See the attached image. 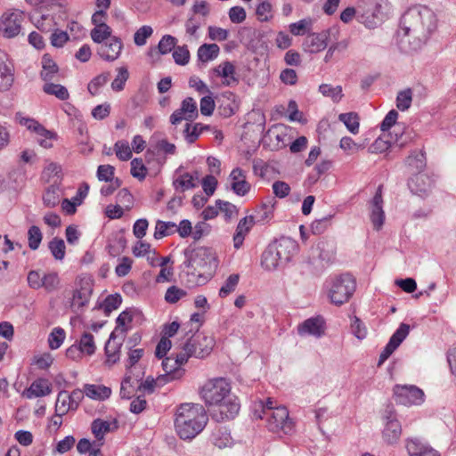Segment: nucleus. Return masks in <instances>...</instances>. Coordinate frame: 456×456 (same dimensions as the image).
<instances>
[{
    "label": "nucleus",
    "instance_id": "f257e3e1",
    "mask_svg": "<svg viewBox=\"0 0 456 456\" xmlns=\"http://www.w3.org/2000/svg\"><path fill=\"white\" fill-rule=\"evenodd\" d=\"M231 389L230 382L224 378L208 379L200 389L206 404L217 407L212 412V418L217 422L233 419L240 411V403L232 395Z\"/></svg>",
    "mask_w": 456,
    "mask_h": 456
},
{
    "label": "nucleus",
    "instance_id": "f03ea898",
    "mask_svg": "<svg viewBox=\"0 0 456 456\" xmlns=\"http://www.w3.org/2000/svg\"><path fill=\"white\" fill-rule=\"evenodd\" d=\"M208 420L204 407L198 403H183L175 412V428L183 440H190L200 434Z\"/></svg>",
    "mask_w": 456,
    "mask_h": 456
},
{
    "label": "nucleus",
    "instance_id": "7ed1b4c3",
    "mask_svg": "<svg viewBox=\"0 0 456 456\" xmlns=\"http://www.w3.org/2000/svg\"><path fill=\"white\" fill-rule=\"evenodd\" d=\"M298 245L289 237H281L271 242L261 256V266L273 271L286 265L297 254Z\"/></svg>",
    "mask_w": 456,
    "mask_h": 456
},
{
    "label": "nucleus",
    "instance_id": "20e7f679",
    "mask_svg": "<svg viewBox=\"0 0 456 456\" xmlns=\"http://www.w3.org/2000/svg\"><path fill=\"white\" fill-rule=\"evenodd\" d=\"M434 15L425 6H413L408 9L402 17L401 29L403 37L411 35L427 37L433 28Z\"/></svg>",
    "mask_w": 456,
    "mask_h": 456
},
{
    "label": "nucleus",
    "instance_id": "39448f33",
    "mask_svg": "<svg viewBox=\"0 0 456 456\" xmlns=\"http://www.w3.org/2000/svg\"><path fill=\"white\" fill-rule=\"evenodd\" d=\"M185 255L187 257L184 263L186 266L198 272L200 275H210L217 267L216 253L211 248L200 247L186 252Z\"/></svg>",
    "mask_w": 456,
    "mask_h": 456
},
{
    "label": "nucleus",
    "instance_id": "423d86ee",
    "mask_svg": "<svg viewBox=\"0 0 456 456\" xmlns=\"http://www.w3.org/2000/svg\"><path fill=\"white\" fill-rule=\"evenodd\" d=\"M355 288L354 279L349 274H343L332 281L329 298L333 305H341L350 299Z\"/></svg>",
    "mask_w": 456,
    "mask_h": 456
},
{
    "label": "nucleus",
    "instance_id": "0eeeda50",
    "mask_svg": "<svg viewBox=\"0 0 456 456\" xmlns=\"http://www.w3.org/2000/svg\"><path fill=\"white\" fill-rule=\"evenodd\" d=\"M264 419L266 420L267 428L273 433L289 435L294 431V422L285 406H278L275 410L267 411Z\"/></svg>",
    "mask_w": 456,
    "mask_h": 456
},
{
    "label": "nucleus",
    "instance_id": "6e6552de",
    "mask_svg": "<svg viewBox=\"0 0 456 456\" xmlns=\"http://www.w3.org/2000/svg\"><path fill=\"white\" fill-rule=\"evenodd\" d=\"M384 429L382 431L383 440L387 444H395L402 435V427L397 419L395 409L392 404H387L382 412Z\"/></svg>",
    "mask_w": 456,
    "mask_h": 456
},
{
    "label": "nucleus",
    "instance_id": "1a4fd4ad",
    "mask_svg": "<svg viewBox=\"0 0 456 456\" xmlns=\"http://www.w3.org/2000/svg\"><path fill=\"white\" fill-rule=\"evenodd\" d=\"M215 346L213 337L197 332L185 343V349L190 351L193 357L205 358L209 355Z\"/></svg>",
    "mask_w": 456,
    "mask_h": 456
},
{
    "label": "nucleus",
    "instance_id": "9d476101",
    "mask_svg": "<svg viewBox=\"0 0 456 456\" xmlns=\"http://www.w3.org/2000/svg\"><path fill=\"white\" fill-rule=\"evenodd\" d=\"M394 395L397 403L405 405H420L425 400L424 392L413 385H396Z\"/></svg>",
    "mask_w": 456,
    "mask_h": 456
},
{
    "label": "nucleus",
    "instance_id": "9b49d317",
    "mask_svg": "<svg viewBox=\"0 0 456 456\" xmlns=\"http://www.w3.org/2000/svg\"><path fill=\"white\" fill-rule=\"evenodd\" d=\"M23 12L18 10L4 12L0 18V35L6 38L18 36L21 30Z\"/></svg>",
    "mask_w": 456,
    "mask_h": 456
},
{
    "label": "nucleus",
    "instance_id": "f8f14e48",
    "mask_svg": "<svg viewBox=\"0 0 456 456\" xmlns=\"http://www.w3.org/2000/svg\"><path fill=\"white\" fill-rule=\"evenodd\" d=\"M93 292V285L89 280H80L73 292L70 307L73 312H79L88 303Z\"/></svg>",
    "mask_w": 456,
    "mask_h": 456
},
{
    "label": "nucleus",
    "instance_id": "ddd939ff",
    "mask_svg": "<svg viewBox=\"0 0 456 456\" xmlns=\"http://www.w3.org/2000/svg\"><path fill=\"white\" fill-rule=\"evenodd\" d=\"M410 332V326L406 323H401L399 328L392 335L389 342L381 352L379 359V365H381L401 345Z\"/></svg>",
    "mask_w": 456,
    "mask_h": 456
},
{
    "label": "nucleus",
    "instance_id": "4468645a",
    "mask_svg": "<svg viewBox=\"0 0 456 456\" xmlns=\"http://www.w3.org/2000/svg\"><path fill=\"white\" fill-rule=\"evenodd\" d=\"M213 73L222 78V85L224 86H235L239 84V77L236 73V67L231 61H224L212 69Z\"/></svg>",
    "mask_w": 456,
    "mask_h": 456
},
{
    "label": "nucleus",
    "instance_id": "2eb2a0df",
    "mask_svg": "<svg viewBox=\"0 0 456 456\" xmlns=\"http://www.w3.org/2000/svg\"><path fill=\"white\" fill-rule=\"evenodd\" d=\"M228 182L232 191L238 196H245L250 191L251 185L247 181L246 173L240 167L231 172Z\"/></svg>",
    "mask_w": 456,
    "mask_h": 456
},
{
    "label": "nucleus",
    "instance_id": "dca6fc26",
    "mask_svg": "<svg viewBox=\"0 0 456 456\" xmlns=\"http://www.w3.org/2000/svg\"><path fill=\"white\" fill-rule=\"evenodd\" d=\"M370 220L374 229L379 230L385 222L383 210L382 185L378 187L376 194L370 202Z\"/></svg>",
    "mask_w": 456,
    "mask_h": 456
},
{
    "label": "nucleus",
    "instance_id": "f3484780",
    "mask_svg": "<svg viewBox=\"0 0 456 456\" xmlns=\"http://www.w3.org/2000/svg\"><path fill=\"white\" fill-rule=\"evenodd\" d=\"M432 180L426 174L418 173L410 178L408 186L413 194L427 197L432 190Z\"/></svg>",
    "mask_w": 456,
    "mask_h": 456
},
{
    "label": "nucleus",
    "instance_id": "a211bd4d",
    "mask_svg": "<svg viewBox=\"0 0 456 456\" xmlns=\"http://www.w3.org/2000/svg\"><path fill=\"white\" fill-rule=\"evenodd\" d=\"M13 67L8 55L0 50V91H7L13 83Z\"/></svg>",
    "mask_w": 456,
    "mask_h": 456
},
{
    "label": "nucleus",
    "instance_id": "6ab92c4d",
    "mask_svg": "<svg viewBox=\"0 0 456 456\" xmlns=\"http://www.w3.org/2000/svg\"><path fill=\"white\" fill-rule=\"evenodd\" d=\"M122 48L123 43L121 39L112 37L108 42L99 47L98 53L103 60L113 61L119 57Z\"/></svg>",
    "mask_w": 456,
    "mask_h": 456
},
{
    "label": "nucleus",
    "instance_id": "aec40b11",
    "mask_svg": "<svg viewBox=\"0 0 456 456\" xmlns=\"http://www.w3.org/2000/svg\"><path fill=\"white\" fill-rule=\"evenodd\" d=\"M329 32L324 30L321 33H311L304 40V50L314 53L324 50L327 46Z\"/></svg>",
    "mask_w": 456,
    "mask_h": 456
},
{
    "label": "nucleus",
    "instance_id": "412c9836",
    "mask_svg": "<svg viewBox=\"0 0 456 456\" xmlns=\"http://www.w3.org/2000/svg\"><path fill=\"white\" fill-rule=\"evenodd\" d=\"M405 446L409 456H440L436 450L418 438L408 439Z\"/></svg>",
    "mask_w": 456,
    "mask_h": 456
},
{
    "label": "nucleus",
    "instance_id": "4be33fe9",
    "mask_svg": "<svg viewBox=\"0 0 456 456\" xmlns=\"http://www.w3.org/2000/svg\"><path fill=\"white\" fill-rule=\"evenodd\" d=\"M324 333V320L322 317L309 318L298 327L299 335L321 337Z\"/></svg>",
    "mask_w": 456,
    "mask_h": 456
},
{
    "label": "nucleus",
    "instance_id": "5701e85b",
    "mask_svg": "<svg viewBox=\"0 0 456 456\" xmlns=\"http://www.w3.org/2000/svg\"><path fill=\"white\" fill-rule=\"evenodd\" d=\"M51 385L47 379H38L32 382L30 387L22 393V395L28 399L41 397L51 393Z\"/></svg>",
    "mask_w": 456,
    "mask_h": 456
},
{
    "label": "nucleus",
    "instance_id": "b1692460",
    "mask_svg": "<svg viewBox=\"0 0 456 456\" xmlns=\"http://www.w3.org/2000/svg\"><path fill=\"white\" fill-rule=\"evenodd\" d=\"M91 430L96 438L94 448L100 449L103 444L104 436L110 431V423L101 419H96L91 424Z\"/></svg>",
    "mask_w": 456,
    "mask_h": 456
},
{
    "label": "nucleus",
    "instance_id": "393cba45",
    "mask_svg": "<svg viewBox=\"0 0 456 456\" xmlns=\"http://www.w3.org/2000/svg\"><path fill=\"white\" fill-rule=\"evenodd\" d=\"M116 338L117 335H115V332H111L110 338L105 345L104 350L107 358L106 363L109 365L116 363L119 360L121 342L115 343L114 340Z\"/></svg>",
    "mask_w": 456,
    "mask_h": 456
},
{
    "label": "nucleus",
    "instance_id": "a878e982",
    "mask_svg": "<svg viewBox=\"0 0 456 456\" xmlns=\"http://www.w3.org/2000/svg\"><path fill=\"white\" fill-rule=\"evenodd\" d=\"M132 370H127L126 374L121 382L120 396L125 399H129L135 391H138V383L140 379L138 377L132 378Z\"/></svg>",
    "mask_w": 456,
    "mask_h": 456
},
{
    "label": "nucleus",
    "instance_id": "bb28decb",
    "mask_svg": "<svg viewBox=\"0 0 456 456\" xmlns=\"http://www.w3.org/2000/svg\"><path fill=\"white\" fill-rule=\"evenodd\" d=\"M162 366L168 381L179 379L184 374V370L176 364L174 357H167L164 359L162 362Z\"/></svg>",
    "mask_w": 456,
    "mask_h": 456
},
{
    "label": "nucleus",
    "instance_id": "cd10ccee",
    "mask_svg": "<svg viewBox=\"0 0 456 456\" xmlns=\"http://www.w3.org/2000/svg\"><path fill=\"white\" fill-rule=\"evenodd\" d=\"M84 388L86 395L94 400H105L111 394L110 388L105 386L86 384Z\"/></svg>",
    "mask_w": 456,
    "mask_h": 456
},
{
    "label": "nucleus",
    "instance_id": "c85d7f7f",
    "mask_svg": "<svg viewBox=\"0 0 456 456\" xmlns=\"http://www.w3.org/2000/svg\"><path fill=\"white\" fill-rule=\"evenodd\" d=\"M57 72L58 67L56 63L47 54L44 55L40 73L41 78L47 83L54 78Z\"/></svg>",
    "mask_w": 456,
    "mask_h": 456
},
{
    "label": "nucleus",
    "instance_id": "c756f323",
    "mask_svg": "<svg viewBox=\"0 0 456 456\" xmlns=\"http://www.w3.org/2000/svg\"><path fill=\"white\" fill-rule=\"evenodd\" d=\"M220 48L216 44H203L198 49V58L202 62H208L218 56Z\"/></svg>",
    "mask_w": 456,
    "mask_h": 456
},
{
    "label": "nucleus",
    "instance_id": "7c9ffc66",
    "mask_svg": "<svg viewBox=\"0 0 456 456\" xmlns=\"http://www.w3.org/2000/svg\"><path fill=\"white\" fill-rule=\"evenodd\" d=\"M176 38L171 35H165L162 37L160 41L159 42L157 51L155 49H151L149 52L150 55H153L154 53L159 54H167L170 53L173 49H175L176 45Z\"/></svg>",
    "mask_w": 456,
    "mask_h": 456
},
{
    "label": "nucleus",
    "instance_id": "2f4dec72",
    "mask_svg": "<svg viewBox=\"0 0 456 456\" xmlns=\"http://www.w3.org/2000/svg\"><path fill=\"white\" fill-rule=\"evenodd\" d=\"M176 224L174 222L157 221L154 232V238L156 240L170 236L176 232Z\"/></svg>",
    "mask_w": 456,
    "mask_h": 456
},
{
    "label": "nucleus",
    "instance_id": "473e14b6",
    "mask_svg": "<svg viewBox=\"0 0 456 456\" xmlns=\"http://www.w3.org/2000/svg\"><path fill=\"white\" fill-rule=\"evenodd\" d=\"M75 408L71 407V401L69 397V393L67 391H61L58 394L56 403H55V412L57 415H65L69 411H74Z\"/></svg>",
    "mask_w": 456,
    "mask_h": 456
},
{
    "label": "nucleus",
    "instance_id": "72a5a7b5",
    "mask_svg": "<svg viewBox=\"0 0 456 456\" xmlns=\"http://www.w3.org/2000/svg\"><path fill=\"white\" fill-rule=\"evenodd\" d=\"M43 91L47 94L54 95L61 101L68 100L69 97L67 88L60 84L47 82L44 85Z\"/></svg>",
    "mask_w": 456,
    "mask_h": 456
},
{
    "label": "nucleus",
    "instance_id": "f704fd0d",
    "mask_svg": "<svg viewBox=\"0 0 456 456\" xmlns=\"http://www.w3.org/2000/svg\"><path fill=\"white\" fill-rule=\"evenodd\" d=\"M339 121L343 122L349 132L357 134L359 132V116L355 112L342 113L338 116Z\"/></svg>",
    "mask_w": 456,
    "mask_h": 456
},
{
    "label": "nucleus",
    "instance_id": "c9c22d12",
    "mask_svg": "<svg viewBox=\"0 0 456 456\" xmlns=\"http://www.w3.org/2000/svg\"><path fill=\"white\" fill-rule=\"evenodd\" d=\"M406 165L419 173L426 167V157L422 151H413L406 159Z\"/></svg>",
    "mask_w": 456,
    "mask_h": 456
},
{
    "label": "nucleus",
    "instance_id": "e433bc0d",
    "mask_svg": "<svg viewBox=\"0 0 456 456\" xmlns=\"http://www.w3.org/2000/svg\"><path fill=\"white\" fill-rule=\"evenodd\" d=\"M240 281L238 273H232L225 280L224 284L219 289L218 295L220 297L224 298L235 291Z\"/></svg>",
    "mask_w": 456,
    "mask_h": 456
},
{
    "label": "nucleus",
    "instance_id": "4c0bfd02",
    "mask_svg": "<svg viewBox=\"0 0 456 456\" xmlns=\"http://www.w3.org/2000/svg\"><path fill=\"white\" fill-rule=\"evenodd\" d=\"M78 348L81 353H85L88 355L94 354L96 346L94 343V336L89 332H85L79 340Z\"/></svg>",
    "mask_w": 456,
    "mask_h": 456
},
{
    "label": "nucleus",
    "instance_id": "58836bf2",
    "mask_svg": "<svg viewBox=\"0 0 456 456\" xmlns=\"http://www.w3.org/2000/svg\"><path fill=\"white\" fill-rule=\"evenodd\" d=\"M179 109L186 116L187 121H191L198 117L197 104L191 97L185 98Z\"/></svg>",
    "mask_w": 456,
    "mask_h": 456
},
{
    "label": "nucleus",
    "instance_id": "ea45409f",
    "mask_svg": "<svg viewBox=\"0 0 456 456\" xmlns=\"http://www.w3.org/2000/svg\"><path fill=\"white\" fill-rule=\"evenodd\" d=\"M381 0H365L363 2V15L366 17H373L377 19H381V9L382 5L380 3Z\"/></svg>",
    "mask_w": 456,
    "mask_h": 456
},
{
    "label": "nucleus",
    "instance_id": "a19ab883",
    "mask_svg": "<svg viewBox=\"0 0 456 456\" xmlns=\"http://www.w3.org/2000/svg\"><path fill=\"white\" fill-rule=\"evenodd\" d=\"M319 91L323 96L331 98L335 102H338L343 97L340 86H332L331 85L322 84L319 86Z\"/></svg>",
    "mask_w": 456,
    "mask_h": 456
},
{
    "label": "nucleus",
    "instance_id": "79ce46f5",
    "mask_svg": "<svg viewBox=\"0 0 456 456\" xmlns=\"http://www.w3.org/2000/svg\"><path fill=\"white\" fill-rule=\"evenodd\" d=\"M111 28L109 25L104 24L102 26H96L91 30L92 40L97 44L102 43L104 40L110 37Z\"/></svg>",
    "mask_w": 456,
    "mask_h": 456
},
{
    "label": "nucleus",
    "instance_id": "37998d69",
    "mask_svg": "<svg viewBox=\"0 0 456 456\" xmlns=\"http://www.w3.org/2000/svg\"><path fill=\"white\" fill-rule=\"evenodd\" d=\"M60 200L61 192L57 187L51 186L44 193L43 202L47 208H54L60 203Z\"/></svg>",
    "mask_w": 456,
    "mask_h": 456
},
{
    "label": "nucleus",
    "instance_id": "c03bdc74",
    "mask_svg": "<svg viewBox=\"0 0 456 456\" xmlns=\"http://www.w3.org/2000/svg\"><path fill=\"white\" fill-rule=\"evenodd\" d=\"M42 279V288H44L46 291L52 292L58 289L60 286V278L57 273H44Z\"/></svg>",
    "mask_w": 456,
    "mask_h": 456
},
{
    "label": "nucleus",
    "instance_id": "a18cd8bd",
    "mask_svg": "<svg viewBox=\"0 0 456 456\" xmlns=\"http://www.w3.org/2000/svg\"><path fill=\"white\" fill-rule=\"evenodd\" d=\"M259 3L256 9V14L257 16L258 20L265 22L269 21L273 15H272V10L273 6L271 3L268 1L264 0H258Z\"/></svg>",
    "mask_w": 456,
    "mask_h": 456
},
{
    "label": "nucleus",
    "instance_id": "49530a36",
    "mask_svg": "<svg viewBox=\"0 0 456 456\" xmlns=\"http://www.w3.org/2000/svg\"><path fill=\"white\" fill-rule=\"evenodd\" d=\"M212 442L215 446L222 449L232 444V437L226 430L218 429L212 434Z\"/></svg>",
    "mask_w": 456,
    "mask_h": 456
},
{
    "label": "nucleus",
    "instance_id": "de8ad7c7",
    "mask_svg": "<svg viewBox=\"0 0 456 456\" xmlns=\"http://www.w3.org/2000/svg\"><path fill=\"white\" fill-rule=\"evenodd\" d=\"M173 184L176 190L181 191H185L195 187L194 179L189 173H185L177 177Z\"/></svg>",
    "mask_w": 456,
    "mask_h": 456
},
{
    "label": "nucleus",
    "instance_id": "09e8293b",
    "mask_svg": "<svg viewBox=\"0 0 456 456\" xmlns=\"http://www.w3.org/2000/svg\"><path fill=\"white\" fill-rule=\"evenodd\" d=\"M48 247L55 259L62 260L64 258L66 247L62 239L53 238Z\"/></svg>",
    "mask_w": 456,
    "mask_h": 456
},
{
    "label": "nucleus",
    "instance_id": "8fccbe9b",
    "mask_svg": "<svg viewBox=\"0 0 456 456\" xmlns=\"http://www.w3.org/2000/svg\"><path fill=\"white\" fill-rule=\"evenodd\" d=\"M153 34V29L151 26L144 25L138 28L134 34V43L137 46H142L146 44L147 39Z\"/></svg>",
    "mask_w": 456,
    "mask_h": 456
},
{
    "label": "nucleus",
    "instance_id": "3c124183",
    "mask_svg": "<svg viewBox=\"0 0 456 456\" xmlns=\"http://www.w3.org/2000/svg\"><path fill=\"white\" fill-rule=\"evenodd\" d=\"M65 339V331L60 327L54 328L49 335L48 344L53 350L59 348Z\"/></svg>",
    "mask_w": 456,
    "mask_h": 456
},
{
    "label": "nucleus",
    "instance_id": "603ef678",
    "mask_svg": "<svg viewBox=\"0 0 456 456\" xmlns=\"http://www.w3.org/2000/svg\"><path fill=\"white\" fill-rule=\"evenodd\" d=\"M114 151L116 156L122 161H126L131 159L132 151L126 141L120 140L114 144Z\"/></svg>",
    "mask_w": 456,
    "mask_h": 456
},
{
    "label": "nucleus",
    "instance_id": "864d4df0",
    "mask_svg": "<svg viewBox=\"0 0 456 456\" xmlns=\"http://www.w3.org/2000/svg\"><path fill=\"white\" fill-rule=\"evenodd\" d=\"M412 102V92L411 89H405L398 93L396 97V107L404 111L408 110Z\"/></svg>",
    "mask_w": 456,
    "mask_h": 456
},
{
    "label": "nucleus",
    "instance_id": "5fc2aeb1",
    "mask_svg": "<svg viewBox=\"0 0 456 456\" xmlns=\"http://www.w3.org/2000/svg\"><path fill=\"white\" fill-rule=\"evenodd\" d=\"M20 124L26 126L28 130L34 131L36 134H44L51 135L50 131L45 128L37 120L29 118H20Z\"/></svg>",
    "mask_w": 456,
    "mask_h": 456
},
{
    "label": "nucleus",
    "instance_id": "6e6d98bb",
    "mask_svg": "<svg viewBox=\"0 0 456 456\" xmlns=\"http://www.w3.org/2000/svg\"><path fill=\"white\" fill-rule=\"evenodd\" d=\"M276 408L277 406H275V402L272 398H268L265 403L263 402H259L258 405H256L254 416L256 419H264V416L267 414V411H271Z\"/></svg>",
    "mask_w": 456,
    "mask_h": 456
},
{
    "label": "nucleus",
    "instance_id": "4d7b16f0",
    "mask_svg": "<svg viewBox=\"0 0 456 456\" xmlns=\"http://www.w3.org/2000/svg\"><path fill=\"white\" fill-rule=\"evenodd\" d=\"M131 175L140 181L146 177L147 168L142 159H134L131 161Z\"/></svg>",
    "mask_w": 456,
    "mask_h": 456
},
{
    "label": "nucleus",
    "instance_id": "13d9d810",
    "mask_svg": "<svg viewBox=\"0 0 456 456\" xmlns=\"http://www.w3.org/2000/svg\"><path fill=\"white\" fill-rule=\"evenodd\" d=\"M110 77V73L106 72V73H102V74L97 76L96 77H94L88 84L87 89H88L89 93L92 95H95L98 93L99 88L101 86H104L109 81Z\"/></svg>",
    "mask_w": 456,
    "mask_h": 456
},
{
    "label": "nucleus",
    "instance_id": "bf43d9fd",
    "mask_svg": "<svg viewBox=\"0 0 456 456\" xmlns=\"http://www.w3.org/2000/svg\"><path fill=\"white\" fill-rule=\"evenodd\" d=\"M175 62L178 65H185L190 60V52L186 45L175 47L173 52Z\"/></svg>",
    "mask_w": 456,
    "mask_h": 456
},
{
    "label": "nucleus",
    "instance_id": "052dcab7",
    "mask_svg": "<svg viewBox=\"0 0 456 456\" xmlns=\"http://www.w3.org/2000/svg\"><path fill=\"white\" fill-rule=\"evenodd\" d=\"M28 236L29 248L33 250L37 249L43 238L40 229L36 225L31 226L28 232Z\"/></svg>",
    "mask_w": 456,
    "mask_h": 456
},
{
    "label": "nucleus",
    "instance_id": "680f3d73",
    "mask_svg": "<svg viewBox=\"0 0 456 456\" xmlns=\"http://www.w3.org/2000/svg\"><path fill=\"white\" fill-rule=\"evenodd\" d=\"M132 322V314L129 311H123L118 317L117 318V327L113 332L117 335L118 332H120L122 337L125 336L126 331V324Z\"/></svg>",
    "mask_w": 456,
    "mask_h": 456
},
{
    "label": "nucleus",
    "instance_id": "e2e57ef3",
    "mask_svg": "<svg viewBox=\"0 0 456 456\" xmlns=\"http://www.w3.org/2000/svg\"><path fill=\"white\" fill-rule=\"evenodd\" d=\"M318 248L320 250L319 257L322 261L330 262L333 259L335 248L332 244L322 241L318 244Z\"/></svg>",
    "mask_w": 456,
    "mask_h": 456
},
{
    "label": "nucleus",
    "instance_id": "0e129e2a",
    "mask_svg": "<svg viewBox=\"0 0 456 456\" xmlns=\"http://www.w3.org/2000/svg\"><path fill=\"white\" fill-rule=\"evenodd\" d=\"M128 70L125 67L118 69V74L111 83V88L114 91H121L124 88L126 81L128 79Z\"/></svg>",
    "mask_w": 456,
    "mask_h": 456
},
{
    "label": "nucleus",
    "instance_id": "69168bd1",
    "mask_svg": "<svg viewBox=\"0 0 456 456\" xmlns=\"http://www.w3.org/2000/svg\"><path fill=\"white\" fill-rule=\"evenodd\" d=\"M351 330L352 333L360 340L364 339L367 336V329L357 316L353 318Z\"/></svg>",
    "mask_w": 456,
    "mask_h": 456
},
{
    "label": "nucleus",
    "instance_id": "338daca9",
    "mask_svg": "<svg viewBox=\"0 0 456 456\" xmlns=\"http://www.w3.org/2000/svg\"><path fill=\"white\" fill-rule=\"evenodd\" d=\"M185 296H186L185 290L179 289L176 286H171L170 288L167 289V290L166 292L165 299L167 302H168L170 304H175L179 299H181L182 297H183Z\"/></svg>",
    "mask_w": 456,
    "mask_h": 456
},
{
    "label": "nucleus",
    "instance_id": "774afa93",
    "mask_svg": "<svg viewBox=\"0 0 456 456\" xmlns=\"http://www.w3.org/2000/svg\"><path fill=\"white\" fill-rule=\"evenodd\" d=\"M339 146L342 150L349 153L357 152L359 150L364 149V144L356 143L351 137L345 136L340 140Z\"/></svg>",
    "mask_w": 456,
    "mask_h": 456
}]
</instances>
